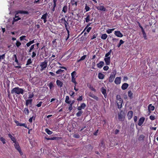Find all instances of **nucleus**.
Segmentation results:
<instances>
[{"label":"nucleus","instance_id":"obj_1","mask_svg":"<svg viewBox=\"0 0 158 158\" xmlns=\"http://www.w3.org/2000/svg\"><path fill=\"white\" fill-rule=\"evenodd\" d=\"M24 89L20 88L18 87H15L12 89L11 91V93L12 94H23L24 93Z\"/></svg>","mask_w":158,"mask_h":158},{"label":"nucleus","instance_id":"obj_2","mask_svg":"<svg viewBox=\"0 0 158 158\" xmlns=\"http://www.w3.org/2000/svg\"><path fill=\"white\" fill-rule=\"evenodd\" d=\"M116 102L118 105V108L120 109L122 107L123 100L121 98L120 95H117L116 98Z\"/></svg>","mask_w":158,"mask_h":158},{"label":"nucleus","instance_id":"obj_3","mask_svg":"<svg viewBox=\"0 0 158 158\" xmlns=\"http://www.w3.org/2000/svg\"><path fill=\"white\" fill-rule=\"evenodd\" d=\"M70 3L71 4V6L70 8L72 11H74L77 10V2L75 0H71Z\"/></svg>","mask_w":158,"mask_h":158},{"label":"nucleus","instance_id":"obj_4","mask_svg":"<svg viewBox=\"0 0 158 158\" xmlns=\"http://www.w3.org/2000/svg\"><path fill=\"white\" fill-rule=\"evenodd\" d=\"M40 66L41 67L40 70L41 71H42L47 68V62L45 60L44 62H41Z\"/></svg>","mask_w":158,"mask_h":158},{"label":"nucleus","instance_id":"obj_5","mask_svg":"<svg viewBox=\"0 0 158 158\" xmlns=\"http://www.w3.org/2000/svg\"><path fill=\"white\" fill-rule=\"evenodd\" d=\"M116 74V73L115 71V72H113L110 74L109 79V82H112L113 81L115 77Z\"/></svg>","mask_w":158,"mask_h":158},{"label":"nucleus","instance_id":"obj_6","mask_svg":"<svg viewBox=\"0 0 158 158\" xmlns=\"http://www.w3.org/2000/svg\"><path fill=\"white\" fill-rule=\"evenodd\" d=\"M125 115L124 113L122 111L118 114V118L119 121H122L124 120Z\"/></svg>","mask_w":158,"mask_h":158},{"label":"nucleus","instance_id":"obj_7","mask_svg":"<svg viewBox=\"0 0 158 158\" xmlns=\"http://www.w3.org/2000/svg\"><path fill=\"white\" fill-rule=\"evenodd\" d=\"M103 4L102 3H101L99 6H97L96 7L97 9L99 10L104 11H107V9L103 5H102Z\"/></svg>","mask_w":158,"mask_h":158},{"label":"nucleus","instance_id":"obj_8","mask_svg":"<svg viewBox=\"0 0 158 158\" xmlns=\"http://www.w3.org/2000/svg\"><path fill=\"white\" fill-rule=\"evenodd\" d=\"M121 78L120 77H116L114 80L115 83L117 85H119L121 83Z\"/></svg>","mask_w":158,"mask_h":158},{"label":"nucleus","instance_id":"obj_9","mask_svg":"<svg viewBox=\"0 0 158 158\" xmlns=\"http://www.w3.org/2000/svg\"><path fill=\"white\" fill-rule=\"evenodd\" d=\"M45 138L46 139L48 140H58L60 139H61V137H52L51 138H47L46 137H45Z\"/></svg>","mask_w":158,"mask_h":158},{"label":"nucleus","instance_id":"obj_10","mask_svg":"<svg viewBox=\"0 0 158 158\" xmlns=\"http://www.w3.org/2000/svg\"><path fill=\"white\" fill-rule=\"evenodd\" d=\"M104 61L106 63V64L107 65H109L110 64V57H106L104 58Z\"/></svg>","mask_w":158,"mask_h":158},{"label":"nucleus","instance_id":"obj_11","mask_svg":"<svg viewBox=\"0 0 158 158\" xmlns=\"http://www.w3.org/2000/svg\"><path fill=\"white\" fill-rule=\"evenodd\" d=\"M21 18L19 17L18 15V13L15 14V17L14 18L13 22L14 23L15 22L18 21L19 20L21 19Z\"/></svg>","mask_w":158,"mask_h":158},{"label":"nucleus","instance_id":"obj_12","mask_svg":"<svg viewBox=\"0 0 158 158\" xmlns=\"http://www.w3.org/2000/svg\"><path fill=\"white\" fill-rule=\"evenodd\" d=\"M89 96L97 101H98L99 100L98 98L92 93H90L89 94Z\"/></svg>","mask_w":158,"mask_h":158},{"label":"nucleus","instance_id":"obj_13","mask_svg":"<svg viewBox=\"0 0 158 158\" xmlns=\"http://www.w3.org/2000/svg\"><path fill=\"white\" fill-rule=\"evenodd\" d=\"M48 15L47 13H46L42 15L41 17V19H43L44 20V22L45 23L47 22L46 19Z\"/></svg>","mask_w":158,"mask_h":158},{"label":"nucleus","instance_id":"obj_14","mask_svg":"<svg viewBox=\"0 0 158 158\" xmlns=\"http://www.w3.org/2000/svg\"><path fill=\"white\" fill-rule=\"evenodd\" d=\"M101 91L102 93L103 94L104 97L106 98L107 96V94L106 93V89L104 88L103 87H102L101 88Z\"/></svg>","mask_w":158,"mask_h":158},{"label":"nucleus","instance_id":"obj_15","mask_svg":"<svg viewBox=\"0 0 158 158\" xmlns=\"http://www.w3.org/2000/svg\"><path fill=\"white\" fill-rule=\"evenodd\" d=\"M114 33L118 37H121L123 36L122 34L119 31H115Z\"/></svg>","mask_w":158,"mask_h":158},{"label":"nucleus","instance_id":"obj_16","mask_svg":"<svg viewBox=\"0 0 158 158\" xmlns=\"http://www.w3.org/2000/svg\"><path fill=\"white\" fill-rule=\"evenodd\" d=\"M144 120L145 118L144 117H142L140 118L139 121L138 125L141 126L143 123Z\"/></svg>","mask_w":158,"mask_h":158},{"label":"nucleus","instance_id":"obj_17","mask_svg":"<svg viewBox=\"0 0 158 158\" xmlns=\"http://www.w3.org/2000/svg\"><path fill=\"white\" fill-rule=\"evenodd\" d=\"M32 101V100L31 99H28L26 100L25 102L26 106L27 107L29 104L31 105Z\"/></svg>","mask_w":158,"mask_h":158},{"label":"nucleus","instance_id":"obj_18","mask_svg":"<svg viewBox=\"0 0 158 158\" xmlns=\"http://www.w3.org/2000/svg\"><path fill=\"white\" fill-rule=\"evenodd\" d=\"M155 109V107L154 106H152V104H149L148 107V110L149 112V114H149L151 112L150 110H153Z\"/></svg>","mask_w":158,"mask_h":158},{"label":"nucleus","instance_id":"obj_19","mask_svg":"<svg viewBox=\"0 0 158 158\" xmlns=\"http://www.w3.org/2000/svg\"><path fill=\"white\" fill-rule=\"evenodd\" d=\"M56 83L57 85L60 87H61L63 85V83L62 81L58 80H56Z\"/></svg>","mask_w":158,"mask_h":158},{"label":"nucleus","instance_id":"obj_20","mask_svg":"<svg viewBox=\"0 0 158 158\" xmlns=\"http://www.w3.org/2000/svg\"><path fill=\"white\" fill-rule=\"evenodd\" d=\"M104 62L102 61H100L97 64V67L99 69H101L104 65Z\"/></svg>","mask_w":158,"mask_h":158},{"label":"nucleus","instance_id":"obj_21","mask_svg":"<svg viewBox=\"0 0 158 158\" xmlns=\"http://www.w3.org/2000/svg\"><path fill=\"white\" fill-rule=\"evenodd\" d=\"M23 111L24 114L27 115H28L29 114V111L27 107L24 108Z\"/></svg>","mask_w":158,"mask_h":158},{"label":"nucleus","instance_id":"obj_22","mask_svg":"<svg viewBox=\"0 0 158 158\" xmlns=\"http://www.w3.org/2000/svg\"><path fill=\"white\" fill-rule=\"evenodd\" d=\"M128 86V84L127 83H123L122 86L121 88L123 90H125L127 88Z\"/></svg>","mask_w":158,"mask_h":158},{"label":"nucleus","instance_id":"obj_23","mask_svg":"<svg viewBox=\"0 0 158 158\" xmlns=\"http://www.w3.org/2000/svg\"><path fill=\"white\" fill-rule=\"evenodd\" d=\"M105 77V75L102 73H99L98 74V78L100 79H103Z\"/></svg>","mask_w":158,"mask_h":158},{"label":"nucleus","instance_id":"obj_24","mask_svg":"<svg viewBox=\"0 0 158 158\" xmlns=\"http://www.w3.org/2000/svg\"><path fill=\"white\" fill-rule=\"evenodd\" d=\"M16 13H18V15L19 13L23 14H28V12L27 11L20 10H18V11H17Z\"/></svg>","mask_w":158,"mask_h":158},{"label":"nucleus","instance_id":"obj_25","mask_svg":"<svg viewBox=\"0 0 158 158\" xmlns=\"http://www.w3.org/2000/svg\"><path fill=\"white\" fill-rule=\"evenodd\" d=\"M14 144V146L15 147V148L17 150H19L20 149V147L19 145V143L17 142H16Z\"/></svg>","mask_w":158,"mask_h":158},{"label":"nucleus","instance_id":"obj_26","mask_svg":"<svg viewBox=\"0 0 158 158\" xmlns=\"http://www.w3.org/2000/svg\"><path fill=\"white\" fill-rule=\"evenodd\" d=\"M69 97L67 96L66 97L65 102L67 104H70L71 102V101L69 100Z\"/></svg>","mask_w":158,"mask_h":158},{"label":"nucleus","instance_id":"obj_27","mask_svg":"<svg viewBox=\"0 0 158 158\" xmlns=\"http://www.w3.org/2000/svg\"><path fill=\"white\" fill-rule=\"evenodd\" d=\"M90 15L88 13H87L86 14V17L85 18L86 22L88 23L89 22L90 20Z\"/></svg>","mask_w":158,"mask_h":158},{"label":"nucleus","instance_id":"obj_28","mask_svg":"<svg viewBox=\"0 0 158 158\" xmlns=\"http://www.w3.org/2000/svg\"><path fill=\"white\" fill-rule=\"evenodd\" d=\"M71 81L74 84L75 86H76L77 84V83L76 81V77H74L72 76V77H71Z\"/></svg>","mask_w":158,"mask_h":158},{"label":"nucleus","instance_id":"obj_29","mask_svg":"<svg viewBox=\"0 0 158 158\" xmlns=\"http://www.w3.org/2000/svg\"><path fill=\"white\" fill-rule=\"evenodd\" d=\"M145 136L143 135H141L139 137L138 139L139 141H143Z\"/></svg>","mask_w":158,"mask_h":158},{"label":"nucleus","instance_id":"obj_30","mask_svg":"<svg viewBox=\"0 0 158 158\" xmlns=\"http://www.w3.org/2000/svg\"><path fill=\"white\" fill-rule=\"evenodd\" d=\"M65 28L66 30L67 31V34H68L67 36V38L65 39V41H66L68 39L69 37L70 31H69V30L68 29V27H67V28Z\"/></svg>","mask_w":158,"mask_h":158},{"label":"nucleus","instance_id":"obj_31","mask_svg":"<svg viewBox=\"0 0 158 158\" xmlns=\"http://www.w3.org/2000/svg\"><path fill=\"white\" fill-rule=\"evenodd\" d=\"M68 10V7L67 6H64L63 8L62 11L64 13L67 12Z\"/></svg>","mask_w":158,"mask_h":158},{"label":"nucleus","instance_id":"obj_32","mask_svg":"<svg viewBox=\"0 0 158 158\" xmlns=\"http://www.w3.org/2000/svg\"><path fill=\"white\" fill-rule=\"evenodd\" d=\"M13 60H15V61L17 63V64H18L19 62L17 58V56L15 54H14L13 56Z\"/></svg>","mask_w":158,"mask_h":158},{"label":"nucleus","instance_id":"obj_33","mask_svg":"<svg viewBox=\"0 0 158 158\" xmlns=\"http://www.w3.org/2000/svg\"><path fill=\"white\" fill-rule=\"evenodd\" d=\"M17 126H22L24 127L25 128H27L29 129V127H27L26 123H19V124H17Z\"/></svg>","mask_w":158,"mask_h":158},{"label":"nucleus","instance_id":"obj_34","mask_svg":"<svg viewBox=\"0 0 158 158\" xmlns=\"http://www.w3.org/2000/svg\"><path fill=\"white\" fill-rule=\"evenodd\" d=\"M89 88L92 91H94L95 92L96 91V89L93 87L91 85H90L89 86H88Z\"/></svg>","mask_w":158,"mask_h":158},{"label":"nucleus","instance_id":"obj_35","mask_svg":"<svg viewBox=\"0 0 158 158\" xmlns=\"http://www.w3.org/2000/svg\"><path fill=\"white\" fill-rule=\"evenodd\" d=\"M35 44H33L32 45L31 47H30L29 49V50H28V52H31L32 50H33L35 46Z\"/></svg>","mask_w":158,"mask_h":158},{"label":"nucleus","instance_id":"obj_36","mask_svg":"<svg viewBox=\"0 0 158 158\" xmlns=\"http://www.w3.org/2000/svg\"><path fill=\"white\" fill-rule=\"evenodd\" d=\"M124 42L123 41V40H120V42L117 45V47H118V48L120 47L121 45L124 43Z\"/></svg>","mask_w":158,"mask_h":158},{"label":"nucleus","instance_id":"obj_37","mask_svg":"<svg viewBox=\"0 0 158 158\" xmlns=\"http://www.w3.org/2000/svg\"><path fill=\"white\" fill-rule=\"evenodd\" d=\"M83 112L82 111H79L76 114V115L78 117H80L81 114L83 113Z\"/></svg>","mask_w":158,"mask_h":158},{"label":"nucleus","instance_id":"obj_38","mask_svg":"<svg viewBox=\"0 0 158 158\" xmlns=\"http://www.w3.org/2000/svg\"><path fill=\"white\" fill-rule=\"evenodd\" d=\"M107 37V35L106 34H103L101 36V38L103 40H106Z\"/></svg>","mask_w":158,"mask_h":158},{"label":"nucleus","instance_id":"obj_39","mask_svg":"<svg viewBox=\"0 0 158 158\" xmlns=\"http://www.w3.org/2000/svg\"><path fill=\"white\" fill-rule=\"evenodd\" d=\"M64 70L61 69H59L56 72V73L58 74H61L62 73L64 72Z\"/></svg>","mask_w":158,"mask_h":158},{"label":"nucleus","instance_id":"obj_40","mask_svg":"<svg viewBox=\"0 0 158 158\" xmlns=\"http://www.w3.org/2000/svg\"><path fill=\"white\" fill-rule=\"evenodd\" d=\"M114 28H112L111 29H108L106 30V32L108 34H110L114 30Z\"/></svg>","mask_w":158,"mask_h":158},{"label":"nucleus","instance_id":"obj_41","mask_svg":"<svg viewBox=\"0 0 158 158\" xmlns=\"http://www.w3.org/2000/svg\"><path fill=\"white\" fill-rule=\"evenodd\" d=\"M46 132L48 135H51L52 133V132L50 131L48 129H46L45 130Z\"/></svg>","mask_w":158,"mask_h":158},{"label":"nucleus","instance_id":"obj_42","mask_svg":"<svg viewBox=\"0 0 158 158\" xmlns=\"http://www.w3.org/2000/svg\"><path fill=\"white\" fill-rule=\"evenodd\" d=\"M32 62V61H31V58H29L27 61V63L26 64V65L27 66L31 64Z\"/></svg>","mask_w":158,"mask_h":158},{"label":"nucleus","instance_id":"obj_43","mask_svg":"<svg viewBox=\"0 0 158 158\" xmlns=\"http://www.w3.org/2000/svg\"><path fill=\"white\" fill-rule=\"evenodd\" d=\"M29 94L28 98L29 99H31L33 97L34 94L33 93H31V92H29Z\"/></svg>","mask_w":158,"mask_h":158},{"label":"nucleus","instance_id":"obj_44","mask_svg":"<svg viewBox=\"0 0 158 158\" xmlns=\"http://www.w3.org/2000/svg\"><path fill=\"white\" fill-rule=\"evenodd\" d=\"M85 9V12H87L89 10H90V8L89 6H88L87 5V4H86Z\"/></svg>","mask_w":158,"mask_h":158},{"label":"nucleus","instance_id":"obj_45","mask_svg":"<svg viewBox=\"0 0 158 158\" xmlns=\"http://www.w3.org/2000/svg\"><path fill=\"white\" fill-rule=\"evenodd\" d=\"M5 54H4L2 55H0V62L1 61V59H4L5 58Z\"/></svg>","mask_w":158,"mask_h":158},{"label":"nucleus","instance_id":"obj_46","mask_svg":"<svg viewBox=\"0 0 158 158\" xmlns=\"http://www.w3.org/2000/svg\"><path fill=\"white\" fill-rule=\"evenodd\" d=\"M62 24H63L64 25L65 28L68 27L69 23L66 21H65L63 23H62Z\"/></svg>","mask_w":158,"mask_h":158},{"label":"nucleus","instance_id":"obj_47","mask_svg":"<svg viewBox=\"0 0 158 158\" xmlns=\"http://www.w3.org/2000/svg\"><path fill=\"white\" fill-rule=\"evenodd\" d=\"M66 20L64 18H62L60 20L59 22L60 23L62 24Z\"/></svg>","mask_w":158,"mask_h":158},{"label":"nucleus","instance_id":"obj_48","mask_svg":"<svg viewBox=\"0 0 158 158\" xmlns=\"http://www.w3.org/2000/svg\"><path fill=\"white\" fill-rule=\"evenodd\" d=\"M129 119L132 118L133 116V112L132 111H129Z\"/></svg>","mask_w":158,"mask_h":158},{"label":"nucleus","instance_id":"obj_49","mask_svg":"<svg viewBox=\"0 0 158 158\" xmlns=\"http://www.w3.org/2000/svg\"><path fill=\"white\" fill-rule=\"evenodd\" d=\"M77 75V73L75 71H73L71 73V77L72 76L74 77H76V76Z\"/></svg>","mask_w":158,"mask_h":158},{"label":"nucleus","instance_id":"obj_50","mask_svg":"<svg viewBox=\"0 0 158 158\" xmlns=\"http://www.w3.org/2000/svg\"><path fill=\"white\" fill-rule=\"evenodd\" d=\"M111 52V50H110V51L108 52L107 53H106L105 55V57H108V56L110 55Z\"/></svg>","mask_w":158,"mask_h":158},{"label":"nucleus","instance_id":"obj_51","mask_svg":"<svg viewBox=\"0 0 158 158\" xmlns=\"http://www.w3.org/2000/svg\"><path fill=\"white\" fill-rule=\"evenodd\" d=\"M133 94L131 92V91H129V97H130L131 99L133 98Z\"/></svg>","mask_w":158,"mask_h":158},{"label":"nucleus","instance_id":"obj_52","mask_svg":"<svg viewBox=\"0 0 158 158\" xmlns=\"http://www.w3.org/2000/svg\"><path fill=\"white\" fill-rule=\"evenodd\" d=\"M80 106L82 109H84L86 106V105L84 103H83L81 104Z\"/></svg>","mask_w":158,"mask_h":158},{"label":"nucleus","instance_id":"obj_53","mask_svg":"<svg viewBox=\"0 0 158 158\" xmlns=\"http://www.w3.org/2000/svg\"><path fill=\"white\" fill-rule=\"evenodd\" d=\"M48 86L50 89H52V88L54 86L52 82H50L48 85Z\"/></svg>","mask_w":158,"mask_h":158},{"label":"nucleus","instance_id":"obj_54","mask_svg":"<svg viewBox=\"0 0 158 158\" xmlns=\"http://www.w3.org/2000/svg\"><path fill=\"white\" fill-rule=\"evenodd\" d=\"M0 140L2 142L3 144H5L6 142V140L5 139L2 137V138H1Z\"/></svg>","mask_w":158,"mask_h":158},{"label":"nucleus","instance_id":"obj_55","mask_svg":"<svg viewBox=\"0 0 158 158\" xmlns=\"http://www.w3.org/2000/svg\"><path fill=\"white\" fill-rule=\"evenodd\" d=\"M21 44V43L19 41H17L16 43V45L17 47H19Z\"/></svg>","mask_w":158,"mask_h":158},{"label":"nucleus","instance_id":"obj_56","mask_svg":"<svg viewBox=\"0 0 158 158\" xmlns=\"http://www.w3.org/2000/svg\"><path fill=\"white\" fill-rule=\"evenodd\" d=\"M142 33L143 35V37L144 38V39L147 40V37L146 34L145 32H143Z\"/></svg>","mask_w":158,"mask_h":158},{"label":"nucleus","instance_id":"obj_57","mask_svg":"<svg viewBox=\"0 0 158 158\" xmlns=\"http://www.w3.org/2000/svg\"><path fill=\"white\" fill-rule=\"evenodd\" d=\"M97 34H94L92 36V37H91L90 39L91 40H93L94 39L96 38L97 37Z\"/></svg>","mask_w":158,"mask_h":158},{"label":"nucleus","instance_id":"obj_58","mask_svg":"<svg viewBox=\"0 0 158 158\" xmlns=\"http://www.w3.org/2000/svg\"><path fill=\"white\" fill-rule=\"evenodd\" d=\"M82 99H83V97H82V96H79L77 99V100L79 101H81L82 100Z\"/></svg>","mask_w":158,"mask_h":158},{"label":"nucleus","instance_id":"obj_59","mask_svg":"<svg viewBox=\"0 0 158 158\" xmlns=\"http://www.w3.org/2000/svg\"><path fill=\"white\" fill-rule=\"evenodd\" d=\"M73 137L76 138H79L80 137V136L78 134H75L73 135Z\"/></svg>","mask_w":158,"mask_h":158},{"label":"nucleus","instance_id":"obj_60","mask_svg":"<svg viewBox=\"0 0 158 158\" xmlns=\"http://www.w3.org/2000/svg\"><path fill=\"white\" fill-rule=\"evenodd\" d=\"M26 36L23 35L20 37L19 39L21 40H23L26 38Z\"/></svg>","mask_w":158,"mask_h":158},{"label":"nucleus","instance_id":"obj_61","mask_svg":"<svg viewBox=\"0 0 158 158\" xmlns=\"http://www.w3.org/2000/svg\"><path fill=\"white\" fill-rule=\"evenodd\" d=\"M149 118L151 120H155V116H153L152 115H151L150 116Z\"/></svg>","mask_w":158,"mask_h":158},{"label":"nucleus","instance_id":"obj_62","mask_svg":"<svg viewBox=\"0 0 158 158\" xmlns=\"http://www.w3.org/2000/svg\"><path fill=\"white\" fill-rule=\"evenodd\" d=\"M109 68V67L108 66L106 65L104 67L103 69L104 70L107 71L108 69Z\"/></svg>","mask_w":158,"mask_h":158},{"label":"nucleus","instance_id":"obj_63","mask_svg":"<svg viewBox=\"0 0 158 158\" xmlns=\"http://www.w3.org/2000/svg\"><path fill=\"white\" fill-rule=\"evenodd\" d=\"M11 139L14 143L16 142V139L14 137H13L12 138H11Z\"/></svg>","mask_w":158,"mask_h":158},{"label":"nucleus","instance_id":"obj_64","mask_svg":"<svg viewBox=\"0 0 158 158\" xmlns=\"http://www.w3.org/2000/svg\"><path fill=\"white\" fill-rule=\"evenodd\" d=\"M68 109L70 111H71L73 109L72 105L69 104L68 107Z\"/></svg>","mask_w":158,"mask_h":158}]
</instances>
